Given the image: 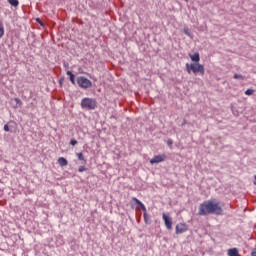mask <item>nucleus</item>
I'll return each mask as SVG.
<instances>
[{"mask_svg":"<svg viewBox=\"0 0 256 256\" xmlns=\"http://www.w3.org/2000/svg\"><path fill=\"white\" fill-rule=\"evenodd\" d=\"M198 214L206 215H223V206L216 199L206 200L199 205Z\"/></svg>","mask_w":256,"mask_h":256,"instance_id":"nucleus-1","label":"nucleus"},{"mask_svg":"<svg viewBox=\"0 0 256 256\" xmlns=\"http://www.w3.org/2000/svg\"><path fill=\"white\" fill-rule=\"evenodd\" d=\"M186 70L187 73H194V75H197V73H200V75H205V66L203 64L199 63H186Z\"/></svg>","mask_w":256,"mask_h":256,"instance_id":"nucleus-2","label":"nucleus"},{"mask_svg":"<svg viewBox=\"0 0 256 256\" xmlns=\"http://www.w3.org/2000/svg\"><path fill=\"white\" fill-rule=\"evenodd\" d=\"M81 107L82 109H89L90 111H93L97 109V100L94 98H83L81 100Z\"/></svg>","mask_w":256,"mask_h":256,"instance_id":"nucleus-3","label":"nucleus"},{"mask_svg":"<svg viewBox=\"0 0 256 256\" xmlns=\"http://www.w3.org/2000/svg\"><path fill=\"white\" fill-rule=\"evenodd\" d=\"M77 83L81 89H90V87H93V82L85 76H79L77 78Z\"/></svg>","mask_w":256,"mask_h":256,"instance_id":"nucleus-4","label":"nucleus"},{"mask_svg":"<svg viewBox=\"0 0 256 256\" xmlns=\"http://www.w3.org/2000/svg\"><path fill=\"white\" fill-rule=\"evenodd\" d=\"M132 199L136 203V205H139L141 207V209L144 211V221H145V223H149V215L147 214V208L145 207V204H143V202H141L136 197H134Z\"/></svg>","mask_w":256,"mask_h":256,"instance_id":"nucleus-5","label":"nucleus"},{"mask_svg":"<svg viewBox=\"0 0 256 256\" xmlns=\"http://www.w3.org/2000/svg\"><path fill=\"white\" fill-rule=\"evenodd\" d=\"M162 219L164 221V225H165L166 229L171 231V229H173V220L171 219V216L163 213Z\"/></svg>","mask_w":256,"mask_h":256,"instance_id":"nucleus-6","label":"nucleus"},{"mask_svg":"<svg viewBox=\"0 0 256 256\" xmlns=\"http://www.w3.org/2000/svg\"><path fill=\"white\" fill-rule=\"evenodd\" d=\"M165 159H167V155L165 154L156 155L152 159H150V163L151 165H155V163H163Z\"/></svg>","mask_w":256,"mask_h":256,"instance_id":"nucleus-7","label":"nucleus"},{"mask_svg":"<svg viewBox=\"0 0 256 256\" xmlns=\"http://www.w3.org/2000/svg\"><path fill=\"white\" fill-rule=\"evenodd\" d=\"M187 231V224L180 223L176 225V235H181V233H185Z\"/></svg>","mask_w":256,"mask_h":256,"instance_id":"nucleus-8","label":"nucleus"},{"mask_svg":"<svg viewBox=\"0 0 256 256\" xmlns=\"http://www.w3.org/2000/svg\"><path fill=\"white\" fill-rule=\"evenodd\" d=\"M189 57L191 59V61H193L194 63H199L201 57L199 56V53H195V54H189Z\"/></svg>","mask_w":256,"mask_h":256,"instance_id":"nucleus-9","label":"nucleus"},{"mask_svg":"<svg viewBox=\"0 0 256 256\" xmlns=\"http://www.w3.org/2000/svg\"><path fill=\"white\" fill-rule=\"evenodd\" d=\"M58 164L60 165V167H67L69 162L64 157H60L58 158Z\"/></svg>","mask_w":256,"mask_h":256,"instance_id":"nucleus-10","label":"nucleus"},{"mask_svg":"<svg viewBox=\"0 0 256 256\" xmlns=\"http://www.w3.org/2000/svg\"><path fill=\"white\" fill-rule=\"evenodd\" d=\"M228 256H239V250L237 248L228 249Z\"/></svg>","mask_w":256,"mask_h":256,"instance_id":"nucleus-11","label":"nucleus"},{"mask_svg":"<svg viewBox=\"0 0 256 256\" xmlns=\"http://www.w3.org/2000/svg\"><path fill=\"white\" fill-rule=\"evenodd\" d=\"M66 74L70 77L72 85H75V74L69 70L66 72Z\"/></svg>","mask_w":256,"mask_h":256,"instance_id":"nucleus-12","label":"nucleus"},{"mask_svg":"<svg viewBox=\"0 0 256 256\" xmlns=\"http://www.w3.org/2000/svg\"><path fill=\"white\" fill-rule=\"evenodd\" d=\"M5 35V27L3 26V22L0 21V39Z\"/></svg>","mask_w":256,"mask_h":256,"instance_id":"nucleus-13","label":"nucleus"},{"mask_svg":"<svg viewBox=\"0 0 256 256\" xmlns=\"http://www.w3.org/2000/svg\"><path fill=\"white\" fill-rule=\"evenodd\" d=\"M8 3H10V5L12 7H18L19 6V1L18 0H8Z\"/></svg>","mask_w":256,"mask_h":256,"instance_id":"nucleus-14","label":"nucleus"},{"mask_svg":"<svg viewBox=\"0 0 256 256\" xmlns=\"http://www.w3.org/2000/svg\"><path fill=\"white\" fill-rule=\"evenodd\" d=\"M76 156L79 161H85V156L83 155V152L76 153Z\"/></svg>","mask_w":256,"mask_h":256,"instance_id":"nucleus-15","label":"nucleus"},{"mask_svg":"<svg viewBox=\"0 0 256 256\" xmlns=\"http://www.w3.org/2000/svg\"><path fill=\"white\" fill-rule=\"evenodd\" d=\"M234 79H240L241 81H244L245 76L241 75V74H234L233 76Z\"/></svg>","mask_w":256,"mask_h":256,"instance_id":"nucleus-16","label":"nucleus"},{"mask_svg":"<svg viewBox=\"0 0 256 256\" xmlns=\"http://www.w3.org/2000/svg\"><path fill=\"white\" fill-rule=\"evenodd\" d=\"M253 93H255V90H253V89H247L245 91V95H253Z\"/></svg>","mask_w":256,"mask_h":256,"instance_id":"nucleus-17","label":"nucleus"},{"mask_svg":"<svg viewBox=\"0 0 256 256\" xmlns=\"http://www.w3.org/2000/svg\"><path fill=\"white\" fill-rule=\"evenodd\" d=\"M14 101L17 105H19V107H21V105H23V102H21V100L19 98H14Z\"/></svg>","mask_w":256,"mask_h":256,"instance_id":"nucleus-18","label":"nucleus"},{"mask_svg":"<svg viewBox=\"0 0 256 256\" xmlns=\"http://www.w3.org/2000/svg\"><path fill=\"white\" fill-rule=\"evenodd\" d=\"M183 33H185V35H187L188 37H191V32H189V29L184 28Z\"/></svg>","mask_w":256,"mask_h":256,"instance_id":"nucleus-19","label":"nucleus"},{"mask_svg":"<svg viewBox=\"0 0 256 256\" xmlns=\"http://www.w3.org/2000/svg\"><path fill=\"white\" fill-rule=\"evenodd\" d=\"M79 173H83V171H87V168L85 166H80L78 168Z\"/></svg>","mask_w":256,"mask_h":256,"instance_id":"nucleus-20","label":"nucleus"},{"mask_svg":"<svg viewBox=\"0 0 256 256\" xmlns=\"http://www.w3.org/2000/svg\"><path fill=\"white\" fill-rule=\"evenodd\" d=\"M77 140H75V139H72L71 141H70V145H72L73 147H75V145H77Z\"/></svg>","mask_w":256,"mask_h":256,"instance_id":"nucleus-21","label":"nucleus"},{"mask_svg":"<svg viewBox=\"0 0 256 256\" xmlns=\"http://www.w3.org/2000/svg\"><path fill=\"white\" fill-rule=\"evenodd\" d=\"M4 131H6V133H8V131H9V125H4Z\"/></svg>","mask_w":256,"mask_h":256,"instance_id":"nucleus-22","label":"nucleus"},{"mask_svg":"<svg viewBox=\"0 0 256 256\" xmlns=\"http://www.w3.org/2000/svg\"><path fill=\"white\" fill-rule=\"evenodd\" d=\"M167 145H169V147H171V145H173V140L169 139V140L167 141Z\"/></svg>","mask_w":256,"mask_h":256,"instance_id":"nucleus-23","label":"nucleus"},{"mask_svg":"<svg viewBox=\"0 0 256 256\" xmlns=\"http://www.w3.org/2000/svg\"><path fill=\"white\" fill-rule=\"evenodd\" d=\"M251 255L256 256V248L254 250H252Z\"/></svg>","mask_w":256,"mask_h":256,"instance_id":"nucleus-24","label":"nucleus"},{"mask_svg":"<svg viewBox=\"0 0 256 256\" xmlns=\"http://www.w3.org/2000/svg\"><path fill=\"white\" fill-rule=\"evenodd\" d=\"M254 179H255V180H254V185H256V175L254 176Z\"/></svg>","mask_w":256,"mask_h":256,"instance_id":"nucleus-25","label":"nucleus"},{"mask_svg":"<svg viewBox=\"0 0 256 256\" xmlns=\"http://www.w3.org/2000/svg\"><path fill=\"white\" fill-rule=\"evenodd\" d=\"M185 1H189V0H185Z\"/></svg>","mask_w":256,"mask_h":256,"instance_id":"nucleus-26","label":"nucleus"}]
</instances>
